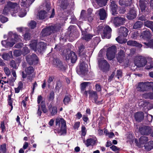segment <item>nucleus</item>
Masks as SVG:
<instances>
[{"label": "nucleus", "instance_id": "obj_1", "mask_svg": "<svg viewBox=\"0 0 153 153\" xmlns=\"http://www.w3.org/2000/svg\"><path fill=\"white\" fill-rule=\"evenodd\" d=\"M55 133H58L61 135L67 133L66 121L62 118H57L55 121V126L54 129Z\"/></svg>", "mask_w": 153, "mask_h": 153}, {"label": "nucleus", "instance_id": "obj_2", "mask_svg": "<svg viewBox=\"0 0 153 153\" xmlns=\"http://www.w3.org/2000/svg\"><path fill=\"white\" fill-rule=\"evenodd\" d=\"M97 30L99 33H100L103 39H109L111 37L112 30L108 26L103 27L102 25H99L97 27Z\"/></svg>", "mask_w": 153, "mask_h": 153}, {"label": "nucleus", "instance_id": "obj_3", "mask_svg": "<svg viewBox=\"0 0 153 153\" xmlns=\"http://www.w3.org/2000/svg\"><path fill=\"white\" fill-rule=\"evenodd\" d=\"M136 86L137 91L140 92L148 91L153 88V82H141L138 83Z\"/></svg>", "mask_w": 153, "mask_h": 153}, {"label": "nucleus", "instance_id": "obj_4", "mask_svg": "<svg viewBox=\"0 0 153 153\" xmlns=\"http://www.w3.org/2000/svg\"><path fill=\"white\" fill-rule=\"evenodd\" d=\"M118 33L120 36L116 39V40L119 43L122 44L126 43V41L122 39L121 37H125L128 35V30L124 27H121L118 28Z\"/></svg>", "mask_w": 153, "mask_h": 153}, {"label": "nucleus", "instance_id": "obj_5", "mask_svg": "<svg viewBox=\"0 0 153 153\" xmlns=\"http://www.w3.org/2000/svg\"><path fill=\"white\" fill-rule=\"evenodd\" d=\"M16 9L12 10L11 15L13 16H16L18 15L19 16L23 17L25 16L27 14V12L29 10V9L20 8L18 7Z\"/></svg>", "mask_w": 153, "mask_h": 153}, {"label": "nucleus", "instance_id": "obj_6", "mask_svg": "<svg viewBox=\"0 0 153 153\" xmlns=\"http://www.w3.org/2000/svg\"><path fill=\"white\" fill-rule=\"evenodd\" d=\"M102 55L100 54V52L98 54L97 59L99 63V68L102 70L103 71H105L108 69L109 65L106 60H102V58H100V57H102Z\"/></svg>", "mask_w": 153, "mask_h": 153}, {"label": "nucleus", "instance_id": "obj_7", "mask_svg": "<svg viewBox=\"0 0 153 153\" xmlns=\"http://www.w3.org/2000/svg\"><path fill=\"white\" fill-rule=\"evenodd\" d=\"M18 4L16 3H13L11 1H8L5 6L3 11V14L7 15L11 11V9L15 8L16 9V7L17 8Z\"/></svg>", "mask_w": 153, "mask_h": 153}, {"label": "nucleus", "instance_id": "obj_8", "mask_svg": "<svg viewBox=\"0 0 153 153\" xmlns=\"http://www.w3.org/2000/svg\"><path fill=\"white\" fill-rule=\"evenodd\" d=\"M88 92L89 94V98L93 103L97 105L102 104V100H98V96L96 91L92 90L89 91Z\"/></svg>", "mask_w": 153, "mask_h": 153}, {"label": "nucleus", "instance_id": "obj_9", "mask_svg": "<svg viewBox=\"0 0 153 153\" xmlns=\"http://www.w3.org/2000/svg\"><path fill=\"white\" fill-rule=\"evenodd\" d=\"M57 28V27L56 26L48 27L42 30L41 32V34L43 36L49 35L51 33H54L56 31Z\"/></svg>", "mask_w": 153, "mask_h": 153}, {"label": "nucleus", "instance_id": "obj_10", "mask_svg": "<svg viewBox=\"0 0 153 153\" xmlns=\"http://www.w3.org/2000/svg\"><path fill=\"white\" fill-rule=\"evenodd\" d=\"M112 20L115 27H117L123 25L125 23L126 19L124 17L118 16L113 17Z\"/></svg>", "mask_w": 153, "mask_h": 153}, {"label": "nucleus", "instance_id": "obj_11", "mask_svg": "<svg viewBox=\"0 0 153 153\" xmlns=\"http://www.w3.org/2000/svg\"><path fill=\"white\" fill-rule=\"evenodd\" d=\"M116 52V48L115 45H113L109 48L107 50L106 56L108 59L111 60L113 59Z\"/></svg>", "mask_w": 153, "mask_h": 153}, {"label": "nucleus", "instance_id": "obj_12", "mask_svg": "<svg viewBox=\"0 0 153 153\" xmlns=\"http://www.w3.org/2000/svg\"><path fill=\"white\" fill-rule=\"evenodd\" d=\"M26 60L30 65L33 64H36L38 63V58L36 55L34 54L29 55L26 56Z\"/></svg>", "mask_w": 153, "mask_h": 153}, {"label": "nucleus", "instance_id": "obj_13", "mask_svg": "<svg viewBox=\"0 0 153 153\" xmlns=\"http://www.w3.org/2000/svg\"><path fill=\"white\" fill-rule=\"evenodd\" d=\"M134 62L136 65L139 68L144 66L147 63L146 58L142 56L138 57Z\"/></svg>", "mask_w": 153, "mask_h": 153}, {"label": "nucleus", "instance_id": "obj_14", "mask_svg": "<svg viewBox=\"0 0 153 153\" xmlns=\"http://www.w3.org/2000/svg\"><path fill=\"white\" fill-rule=\"evenodd\" d=\"M53 65L56 68L62 71H65L67 67V65H64L62 62L58 59H54L53 61Z\"/></svg>", "mask_w": 153, "mask_h": 153}, {"label": "nucleus", "instance_id": "obj_15", "mask_svg": "<svg viewBox=\"0 0 153 153\" xmlns=\"http://www.w3.org/2000/svg\"><path fill=\"white\" fill-rule=\"evenodd\" d=\"M78 52L79 56L82 59H85L86 56V53L87 52L86 49L83 45L81 43L78 47Z\"/></svg>", "mask_w": 153, "mask_h": 153}, {"label": "nucleus", "instance_id": "obj_16", "mask_svg": "<svg viewBox=\"0 0 153 153\" xmlns=\"http://www.w3.org/2000/svg\"><path fill=\"white\" fill-rule=\"evenodd\" d=\"M125 48L124 47L122 46L120 49V51L118 53L117 58L118 61L122 63L125 58Z\"/></svg>", "mask_w": 153, "mask_h": 153}, {"label": "nucleus", "instance_id": "obj_17", "mask_svg": "<svg viewBox=\"0 0 153 153\" xmlns=\"http://www.w3.org/2000/svg\"><path fill=\"white\" fill-rule=\"evenodd\" d=\"M95 14L101 20H105L107 17V13L105 10L102 8L97 10Z\"/></svg>", "mask_w": 153, "mask_h": 153}, {"label": "nucleus", "instance_id": "obj_18", "mask_svg": "<svg viewBox=\"0 0 153 153\" xmlns=\"http://www.w3.org/2000/svg\"><path fill=\"white\" fill-rule=\"evenodd\" d=\"M67 53L68 55H65L66 59L67 60L70 59L72 63H75L77 59V56L75 53L73 51H68Z\"/></svg>", "mask_w": 153, "mask_h": 153}, {"label": "nucleus", "instance_id": "obj_19", "mask_svg": "<svg viewBox=\"0 0 153 153\" xmlns=\"http://www.w3.org/2000/svg\"><path fill=\"white\" fill-rule=\"evenodd\" d=\"M139 131L142 135H148L152 132V129L150 126H146L140 128Z\"/></svg>", "mask_w": 153, "mask_h": 153}, {"label": "nucleus", "instance_id": "obj_20", "mask_svg": "<svg viewBox=\"0 0 153 153\" xmlns=\"http://www.w3.org/2000/svg\"><path fill=\"white\" fill-rule=\"evenodd\" d=\"M88 65L83 61L80 64L79 72L82 75H85L88 71Z\"/></svg>", "mask_w": 153, "mask_h": 153}, {"label": "nucleus", "instance_id": "obj_21", "mask_svg": "<svg viewBox=\"0 0 153 153\" xmlns=\"http://www.w3.org/2000/svg\"><path fill=\"white\" fill-rule=\"evenodd\" d=\"M111 4L110 5V8L112 14L114 15L117 14V10L118 9V6L116 2L113 0H110Z\"/></svg>", "mask_w": 153, "mask_h": 153}, {"label": "nucleus", "instance_id": "obj_22", "mask_svg": "<svg viewBox=\"0 0 153 153\" xmlns=\"http://www.w3.org/2000/svg\"><path fill=\"white\" fill-rule=\"evenodd\" d=\"M141 36L144 39L146 40H149L152 38H153V35L148 30H145L143 31L141 34Z\"/></svg>", "mask_w": 153, "mask_h": 153}, {"label": "nucleus", "instance_id": "obj_23", "mask_svg": "<svg viewBox=\"0 0 153 153\" xmlns=\"http://www.w3.org/2000/svg\"><path fill=\"white\" fill-rule=\"evenodd\" d=\"M21 5L25 9L28 8L30 5L35 0H21Z\"/></svg>", "mask_w": 153, "mask_h": 153}, {"label": "nucleus", "instance_id": "obj_24", "mask_svg": "<svg viewBox=\"0 0 153 153\" xmlns=\"http://www.w3.org/2000/svg\"><path fill=\"white\" fill-rule=\"evenodd\" d=\"M136 11L134 8H133L131 9L127 13V18L128 19H133L136 17Z\"/></svg>", "mask_w": 153, "mask_h": 153}, {"label": "nucleus", "instance_id": "obj_25", "mask_svg": "<svg viewBox=\"0 0 153 153\" xmlns=\"http://www.w3.org/2000/svg\"><path fill=\"white\" fill-rule=\"evenodd\" d=\"M15 44L14 42L13 41H10L7 39V40H3L1 41L2 45L6 48L12 47Z\"/></svg>", "mask_w": 153, "mask_h": 153}, {"label": "nucleus", "instance_id": "obj_26", "mask_svg": "<svg viewBox=\"0 0 153 153\" xmlns=\"http://www.w3.org/2000/svg\"><path fill=\"white\" fill-rule=\"evenodd\" d=\"M97 138L95 137L94 138H88L86 140V142H85V140H84L83 141L86 146L88 147L90 146H93L96 144L97 143Z\"/></svg>", "mask_w": 153, "mask_h": 153}, {"label": "nucleus", "instance_id": "obj_27", "mask_svg": "<svg viewBox=\"0 0 153 153\" xmlns=\"http://www.w3.org/2000/svg\"><path fill=\"white\" fill-rule=\"evenodd\" d=\"M68 5L66 0H59L58 5L63 10L66 9Z\"/></svg>", "mask_w": 153, "mask_h": 153}, {"label": "nucleus", "instance_id": "obj_28", "mask_svg": "<svg viewBox=\"0 0 153 153\" xmlns=\"http://www.w3.org/2000/svg\"><path fill=\"white\" fill-rule=\"evenodd\" d=\"M46 47V44L44 42H41L37 45V51L39 53H41L45 50Z\"/></svg>", "mask_w": 153, "mask_h": 153}, {"label": "nucleus", "instance_id": "obj_29", "mask_svg": "<svg viewBox=\"0 0 153 153\" xmlns=\"http://www.w3.org/2000/svg\"><path fill=\"white\" fill-rule=\"evenodd\" d=\"M2 58L6 61H8L11 59L13 58L12 51H9L8 53H4L2 55Z\"/></svg>", "mask_w": 153, "mask_h": 153}, {"label": "nucleus", "instance_id": "obj_30", "mask_svg": "<svg viewBox=\"0 0 153 153\" xmlns=\"http://www.w3.org/2000/svg\"><path fill=\"white\" fill-rule=\"evenodd\" d=\"M49 13H47L45 10H42L39 12L37 15L40 19H44L46 18L49 15Z\"/></svg>", "mask_w": 153, "mask_h": 153}, {"label": "nucleus", "instance_id": "obj_31", "mask_svg": "<svg viewBox=\"0 0 153 153\" xmlns=\"http://www.w3.org/2000/svg\"><path fill=\"white\" fill-rule=\"evenodd\" d=\"M134 117L136 121L140 122L144 118L143 113L142 112H137L135 114Z\"/></svg>", "mask_w": 153, "mask_h": 153}, {"label": "nucleus", "instance_id": "obj_32", "mask_svg": "<svg viewBox=\"0 0 153 153\" xmlns=\"http://www.w3.org/2000/svg\"><path fill=\"white\" fill-rule=\"evenodd\" d=\"M127 44L129 46L137 47L139 48L142 47V44L136 41L129 40L127 42Z\"/></svg>", "mask_w": 153, "mask_h": 153}, {"label": "nucleus", "instance_id": "obj_33", "mask_svg": "<svg viewBox=\"0 0 153 153\" xmlns=\"http://www.w3.org/2000/svg\"><path fill=\"white\" fill-rule=\"evenodd\" d=\"M37 42L36 40H33L31 41L30 44V46L31 49L35 51H37Z\"/></svg>", "mask_w": 153, "mask_h": 153}, {"label": "nucleus", "instance_id": "obj_34", "mask_svg": "<svg viewBox=\"0 0 153 153\" xmlns=\"http://www.w3.org/2000/svg\"><path fill=\"white\" fill-rule=\"evenodd\" d=\"M139 4L141 11L143 12L146 7V4L144 0H140Z\"/></svg>", "mask_w": 153, "mask_h": 153}, {"label": "nucleus", "instance_id": "obj_35", "mask_svg": "<svg viewBox=\"0 0 153 153\" xmlns=\"http://www.w3.org/2000/svg\"><path fill=\"white\" fill-rule=\"evenodd\" d=\"M145 149L147 151H149L153 148V141H150L146 143L144 146Z\"/></svg>", "mask_w": 153, "mask_h": 153}, {"label": "nucleus", "instance_id": "obj_36", "mask_svg": "<svg viewBox=\"0 0 153 153\" xmlns=\"http://www.w3.org/2000/svg\"><path fill=\"white\" fill-rule=\"evenodd\" d=\"M73 26H70L68 27V34L70 37H72L73 38H74L75 35L74 33V30L73 29Z\"/></svg>", "mask_w": 153, "mask_h": 153}, {"label": "nucleus", "instance_id": "obj_37", "mask_svg": "<svg viewBox=\"0 0 153 153\" xmlns=\"http://www.w3.org/2000/svg\"><path fill=\"white\" fill-rule=\"evenodd\" d=\"M143 25V22L141 21H137L135 22L133 25V28L137 29L141 28Z\"/></svg>", "mask_w": 153, "mask_h": 153}, {"label": "nucleus", "instance_id": "obj_38", "mask_svg": "<svg viewBox=\"0 0 153 153\" xmlns=\"http://www.w3.org/2000/svg\"><path fill=\"white\" fill-rule=\"evenodd\" d=\"M34 69L33 67L30 66L27 68L25 69V72L28 75H30L33 73Z\"/></svg>", "mask_w": 153, "mask_h": 153}, {"label": "nucleus", "instance_id": "obj_39", "mask_svg": "<svg viewBox=\"0 0 153 153\" xmlns=\"http://www.w3.org/2000/svg\"><path fill=\"white\" fill-rule=\"evenodd\" d=\"M39 105L41 107L43 112L45 113H46L47 112V110L46 107L45 102V101H42Z\"/></svg>", "mask_w": 153, "mask_h": 153}, {"label": "nucleus", "instance_id": "obj_40", "mask_svg": "<svg viewBox=\"0 0 153 153\" xmlns=\"http://www.w3.org/2000/svg\"><path fill=\"white\" fill-rule=\"evenodd\" d=\"M149 102L146 100H141L139 103V105L141 107L145 108L149 104Z\"/></svg>", "mask_w": 153, "mask_h": 153}, {"label": "nucleus", "instance_id": "obj_41", "mask_svg": "<svg viewBox=\"0 0 153 153\" xmlns=\"http://www.w3.org/2000/svg\"><path fill=\"white\" fill-rule=\"evenodd\" d=\"M51 108H49L50 112L52 116L55 115L57 113V108L55 106L52 107Z\"/></svg>", "mask_w": 153, "mask_h": 153}, {"label": "nucleus", "instance_id": "obj_42", "mask_svg": "<svg viewBox=\"0 0 153 153\" xmlns=\"http://www.w3.org/2000/svg\"><path fill=\"white\" fill-rule=\"evenodd\" d=\"M93 37V35L92 34L86 33L85 35H83L82 38L83 39L85 40L88 41L91 39Z\"/></svg>", "mask_w": 153, "mask_h": 153}, {"label": "nucleus", "instance_id": "obj_43", "mask_svg": "<svg viewBox=\"0 0 153 153\" xmlns=\"http://www.w3.org/2000/svg\"><path fill=\"white\" fill-rule=\"evenodd\" d=\"M148 140V139L147 137L143 136L141 137L139 139V142L141 144H144L146 143Z\"/></svg>", "mask_w": 153, "mask_h": 153}, {"label": "nucleus", "instance_id": "obj_44", "mask_svg": "<svg viewBox=\"0 0 153 153\" xmlns=\"http://www.w3.org/2000/svg\"><path fill=\"white\" fill-rule=\"evenodd\" d=\"M146 46H145L144 48H153V39L152 40L148 43L144 42L143 43Z\"/></svg>", "mask_w": 153, "mask_h": 153}, {"label": "nucleus", "instance_id": "obj_45", "mask_svg": "<svg viewBox=\"0 0 153 153\" xmlns=\"http://www.w3.org/2000/svg\"><path fill=\"white\" fill-rule=\"evenodd\" d=\"M88 83V82H84L81 84V92H83L85 90V88Z\"/></svg>", "mask_w": 153, "mask_h": 153}, {"label": "nucleus", "instance_id": "obj_46", "mask_svg": "<svg viewBox=\"0 0 153 153\" xmlns=\"http://www.w3.org/2000/svg\"><path fill=\"white\" fill-rule=\"evenodd\" d=\"M14 37V39L13 40H12L13 42H14L15 43L16 42L19 41L20 39V36L18 35L16 33H14V35H12Z\"/></svg>", "mask_w": 153, "mask_h": 153}, {"label": "nucleus", "instance_id": "obj_47", "mask_svg": "<svg viewBox=\"0 0 153 153\" xmlns=\"http://www.w3.org/2000/svg\"><path fill=\"white\" fill-rule=\"evenodd\" d=\"M17 64L16 63L15 61L13 60H11L10 62V66L13 68L14 69H17L18 68V66L17 65Z\"/></svg>", "mask_w": 153, "mask_h": 153}, {"label": "nucleus", "instance_id": "obj_48", "mask_svg": "<svg viewBox=\"0 0 153 153\" xmlns=\"http://www.w3.org/2000/svg\"><path fill=\"white\" fill-rule=\"evenodd\" d=\"M70 101V97L68 96H65L64 99L63 101L65 105H67L69 103Z\"/></svg>", "mask_w": 153, "mask_h": 153}, {"label": "nucleus", "instance_id": "obj_49", "mask_svg": "<svg viewBox=\"0 0 153 153\" xmlns=\"http://www.w3.org/2000/svg\"><path fill=\"white\" fill-rule=\"evenodd\" d=\"M0 128L1 129V133H4L6 131V127L5 126V123L4 122H1V123Z\"/></svg>", "mask_w": 153, "mask_h": 153}, {"label": "nucleus", "instance_id": "obj_50", "mask_svg": "<svg viewBox=\"0 0 153 153\" xmlns=\"http://www.w3.org/2000/svg\"><path fill=\"white\" fill-rule=\"evenodd\" d=\"M30 52L29 49L27 47H24L23 48L22 51V54L25 55L28 53Z\"/></svg>", "mask_w": 153, "mask_h": 153}, {"label": "nucleus", "instance_id": "obj_51", "mask_svg": "<svg viewBox=\"0 0 153 153\" xmlns=\"http://www.w3.org/2000/svg\"><path fill=\"white\" fill-rule=\"evenodd\" d=\"M139 33L138 32L135 31L132 33L131 37L134 39H137V37L139 36Z\"/></svg>", "mask_w": 153, "mask_h": 153}, {"label": "nucleus", "instance_id": "obj_52", "mask_svg": "<svg viewBox=\"0 0 153 153\" xmlns=\"http://www.w3.org/2000/svg\"><path fill=\"white\" fill-rule=\"evenodd\" d=\"M36 22L33 20L31 21L29 23L30 27L32 29L34 28L36 26Z\"/></svg>", "mask_w": 153, "mask_h": 153}, {"label": "nucleus", "instance_id": "obj_53", "mask_svg": "<svg viewBox=\"0 0 153 153\" xmlns=\"http://www.w3.org/2000/svg\"><path fill=\"white\" fill-rule=\"evenodd\" d=\"M6 145L3 144L1 146L0 148V152L1 153H6Z\"/></svg>", "mask_w": 153, "mask_h": 153}, {"label": "nucleus", "instance_id": "obj_54", "mask_svg": "<svg viewBox=\"0 0 153 153\" xmlns=\"http://www.w3.org/2000/svg\"><path fill=\"white\" fill-rule=\"evenodd\" d=\"M14 33H13L12 32H10L8 33V36L7 38L9 40H10V41H12L14 39V37L12 35H14Z\"/></svg>", "mask_w": 153, "mask_h": 153}, {"label": "nucleus", "instance_id": "obj_55", "mask_svg": "<svg viewBox=\"0 0 153 153\" xmlns=\"http://www.w3.org/2000/svg\"><path fill=\"white\" fill-rule=\"evenodd\" d=\"M21 54V51L19 50H15L13 52V55L16 57L20 56Z\"/></svg>", "mask_w": 153, "mask_h": 153}, {"label": "nucleus", "instance_id": "obj_56", "mask_svg": "<svg viewBox=\"0 0 153 153\" xmlns=\"http://www.w3.org/2000/svg\"><path fill=\"white\" fill-rule=\"evenodd\" d=\"M48 98L50 100L52 101L53 100L54 98V93L53 91H51L49 96Z\"/></svg>", "mask_w": 153, "mask_h": 153}, {"label": "nucleus", "instance_id": "obj_57", "mask_svg": "<svg viewBox=\"0 0 153 153\" xmlns=\"http://www.w3.org/2000/svg\"><path fill=\"white\" fill-rule=\"evenodd\" d=\"M8 21L7 18L3 16L2 15H0V21L2 23H4Z\"/></svg>", "mask_w": 153, "mask_h": 153}, {"label": "nucleus", "instance_id": "obj_58", "mask_svg": "<svg viewBox=\"0 0 153 153\" xmlns=\"http://www.w3.org/2000/svg\"><path fill=\"white\" fill-rule=\"evenodd\" d=\"M153 68V61H151L150 63H147V65L146 67L147 69L149 70Z\"/></svg>", "mask_w": 153, "mask_h": 153}, {"label": "nucleus", "instance_id": "obj_59", "mask_svg": "<svg viewBox=\"0 0 153 153\" xmlns=\"http://www.w3.org/2000/svg\"><path fill=\"white\" fill-rule=\"evenodd\" d=\"M4 71L7 76H9L10 74V71L7 67H6L4 68Z\"/></svg>", "mask_w": 153, "mask_h": 153}, {"label": "nucleus", "instance_id": "obj_60", "mask_svg": "<svg viewBox=\"0 0 153 153\" xmlns=\"http://www.w3.org/2000/svg\"><path fill=\"white\" fill-rule=\"evenodd\" d=\"M146 120L149 122H151L152 121L153 119V116L152 115L148 114L147 115L146 118Z\"/></svg>", "mask_w": 153, "mask_h": 153}, {"label": "nucleus", "instance_id": "obj_61", "mask_svg": "<svg viewBox=\"0 0 153 153\" xmlns=\"http://www.w3.org/2000/svg\"><path fill=\"white\" fill-rule=\"evenodd\" d=\"M85 11L83 10H82L81 13L80 18L85 20H87V19L85 17Z\"/></svg>", "mask_w": 153, "mask_h": 153}, {"label": "nucleus", "instance_id": "obj_62", "mask_svg": "<svg viewBox=\"0 0 153 153\" xmlns=\"http://www.w3.org/2000/svg\"><path fill=\"white\" fill-rule=\"evenodd\" d=\"M62 86V83L60 81H58L56 82V85L55 88L57 89H59Z\"/></svg>", "mask_w": 153, "mask_h": 153}, {"label": "nucleus", "instance_id": "obj_63", "mask_svg": "<svg viewBox=\"0 0 153 153\" xmlns=\"http://www.w3.org/2000/svg\"><path fill=\"white\" fill-rule=\"evenodd\" d=\"M12 99L11 98L10 95H9L8 96V104L9 105L11 106V111L12 109L13 108V106L12 105Z\"/></svg>", "mask_w": 153, "mask_h": 153}, {"label": "nucleus", "instance_id": "obj_64", "mask_svg": "<svg viewBox=\"0 0 153 153\" xmlns=\"http://www.w3.org/2000/svg\"><path fill=\"white\" fill-rule=\"evenodd\" d=\"M24 37L25 40H29L30 37V34L28 33H26L24 35Z\"/></svg>", "mask_w": 153, "mask_h": 153}]
</instances>
